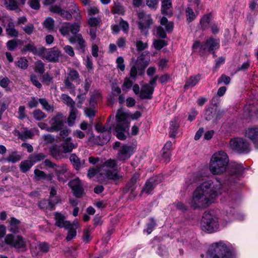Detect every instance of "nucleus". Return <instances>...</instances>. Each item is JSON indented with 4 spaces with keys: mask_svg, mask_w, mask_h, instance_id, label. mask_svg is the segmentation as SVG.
<instances>
[{
    "mask_svg": "<svg viewBox=\"0 0 258 258\" xmlns=\"http://www.w3.org/2000/svg\"><path fill=\"white\" fill-rule=\"evenodd\" d=\"M221 192L222 185L219 181L205 182L194 191L189 203L190 207L195 209L207 208Z\"/></svg>",
    "mask_w": 258,
    "mask_h": 258,
    "instance_id": "1",
    "label": "nucleus"
},
{
    "mask_svg": "<svg viewBox=\"0 0 258 258\" xmlns=\"http://www.w3.org/2000/svg\"><path fill=\"white\" fill-rule=\"evenodd\" d=\"M96 174L98 181L101 183L107 180H117L122 177L117 169L116 162H102L96 168L89 169L87 176L91 178Z\"/></svg>",
    "mask_w": 258,
    "mask_h": 258,
    "instance_id": "2",
    "label": "nucleus"
},
{
    "mask_svg": "<svg viewBox=\"0 0 258 258\" xmlns=\"http://www.w3.org/2000/svg\"><path fill=\"white\" fill-rule=\"evenodd\" d=\"M234 255L232 247L223 242L212 245L207 252V258H234Z\"/></svg>",
    "mask_w": 258,
    "mask_h": 258,
    "instance_id": "3",
    "label": "nucleus"
},
{
    "mask_svg": "<svg viewBox=\"0 0 258 258\" xmlns=\"http://www.w3.org/2000/svg\"><path fill=\"white\" fill-rule=\"evenodd\" d=\"M201 226L203 230L208 233H213L218 230V218L214 211H206L203 214Z\"/></svg>",
    "mask_w": 258,
    "mask_h": 258,
    "instance_id": "4",
    "label": "nucleus"
},
{
    "mask_svg": "<svg viewBox=\"0 0 258 258\" xmlns=\"http://www.w3.org/2000/svg\"><path fill=\"white\" fill-rule=\"evenodd\" d=\"M117 121L115 130L116 133L117 138L120 140L126 139L125 133H127L129 130L130 121L127 119L126 114L122 109H119L116 115Z\"/></svg>",
    "mask_w": 258,
    "mask_h": 258,
    "instance_id": "5",
    "label": "nucleus"
},
{
    "mask_svg": "<svg viewBox=\"0 0 258 258\" xmlns=\"http://www.w3.org/2000/svg\"><path fill=\"white\" fill-rule=\"evenodd\" d=\"M219 47V41L212 37L207 39L202 44L200 42L197 41L192 46L194 51H197V49L199 48V52L201 55H204L210 52H213L214 54L215 50ZM214 55H215V54Z\"/></svg>",
    "mask_w": 258,
    "mask_h": 258,
    "instance_id": "6",
    "label": "nucleus"
},
{
    "mask_svg": "<svg viewBox=\"0 0 258 258\" xmlns=\"http://www.w3.org/2000/svg\"><path fill=\"white\" fill-rule=\"evenodd\" d=\"M230 148L238 153L246 154L250 152V147L248 142L245 139L236 138L231 139L229 142Z\"/></svg>",
    "mask_w": 258,
    "mask_h": 258,
    "instance_id": "7",
    "label": "nucleus"
},
{
    "mask_svg": "<svg viewBox=\"0 0 258 258\" xmlns=\"http://www.w3.org/2000/svg\"><path fill=\"white\" fill-rule=\"evenodd\" d=\"M81 81L79 73L75 70L70 69L66 78L64 80L65 87L69 91L71 94L74 93L75 90V86L72 83L76 82L79 84Z\"/></svg>",
    "mask_w": 258,
    "mask_h": 258,
    "instance_id": "8",
    "label": "nucleus"
},
{
    "mask_svg": "<svg viewBox=\"0 0 258 258\" xmlns=\"http://www.w3.org/2000/svg\"><path fill=\"white\" fill-rule=\"evenodd\" d=\"M145 56L143 53H142L135 61H134L133 59H132V61L131 63V77L136 78L138 71L144 70L149 64V59H145Z\"/></svg>",
    "mask_w": 258,
    "mask_h": 258,
    "instance_id": "9",
    "label": "nucleus"
},
{
    "mask_svg": "<svg viewBox=\"0 0 258 258\" xmlns=\"http://www.w3.org/2000/svg\"><path fill=\"white\" fill-rule=\"evenodd\" d=\"M5 242L17 249L25 250L26 248V241L20 236H14L12 234H8L5 238Z\"/></svg>",
    "mask_w": 258,
    "mask_h": 258,
    "instance_id": "10",
    "label": "nucleus"
},
{
    "mask_svg": "<svg viewBox=\"0 0 258 258\" xmlns=\"http://www.w3.org/2000/svg\"><path fill=\"white\" fill-rule=\"evenodd\" d=\"M158 77L156 76L152 79L148 84L142 86L140 97L142 99H151L152 98V94L154 91V88L156 84Z\"/></svg>",
    "mask_w": 258,
    "mask_h": 258,
    "instance_id": "11",
    "label": "nucleus"
},
{
    "mask_svg": "<svg viewBox=\"0 0 258 258\" xmlns=\"http://www.w3.org/2000/svg\"><path fill=\"white\" fill-rule=\"evenodd\" d=\"M139 21L138 25L142 33L146 34L150 26L153 24V20L150 15H147L144 12L138 13Z\"/></svg>",
    "mask_w": 258,
    "mask_h": 258,
    "instance_id": "12",
    "label": "nucleus"
},
{
    "mask_svg": "<svg viewBox=\"0 0 258 258\" xmlns=\"http://www.w3.org/2000/svg\"><path fill=\"white\" fill-rule=\"evenodd\" d=\"M36 130L35 128L29 130L27 127H22L19 130L16 128L12 132L15 136L18 137V139L22 141H25L27 139H31L34 136V131Z\"/></svg>",
    "mask_w": 258,
    "mask_h": 258,
    "instance_id": "13",
    "label": "nucleus"
},
{
    "mask_svg": "<svg viewBox=\"0 0 258 258\" xmlns=\"http://www.w3.org/2000/svg\"><path fill=\"white\" fill-rule=\"evenodd\" d=\"M65 119L62 114L58 113L56 115L49 118V123L52 132H57L63 126Z\"/></svg>",
    "mask_w": 258,
    "mask_h": 258,
    "instance_id": "14",
    "label": "nucleus"
},
{
    "mask_svg": "<svg viewBox=\"0 0 258 258\" xmlns=\"http://www.w3.org/2000/svg\"><path fill=\"white\" fill-rule=\"evenodd\" d=\"M162 181L161 177L158 176L149 178L146 182L144 187L142 190V194L149 195L154 189V187Z\"/></svg>",
    "mask_w": 258,
    "mask_h": 258,
    "instance_id": "15",
    "label": "nucleus"
},
{
    "mask_svg": "<svg viewBox=\"0 0 258 258\" xmlns=\"http://www.w3.org/2000/svg\"><path fill=\"white\" fill-rule=\"evenodd\" d=\"M42 51V54L45 58L49 61H56L60 54V51L56 48L53 47L49 50H47L44 48H41Z\"/></svg>",
    "mask_w": 258,
    "mask_h": 258,
    "instance_id": "16",
    "label": "nucleus"
},
{
    "mask_svg": "<svg viewBox=\"0 0 258 258\" xmlns=\"http://www.w3.org/2000/svg\"><path fill=\"white\" fill-rule=\"evenodd\" d=\"M69 185L72 189L75 197L77 198H81L83 196L84 194L83 189L78 178L70 181Z\"/></svg>",
    "mask_w": 258,
    "mask_h": 258,
    "instance_id": "17",
    "label": "nucleus"
},
{
    "mask_svg": "<svg viewBox=\"0 0 258 258\" xmlns=\"http://www.w3.org/2000/svg\"><path fill=\"white\" fill-rule=\"evenodd\" d=\"M223 113V111L210 108L206 111L205 117L207 120L214 122L219 119Z\"/></svg>",
    "mask_w": 258,
    "mask_h": 258,
    "instance_id": "18",
    "label": "nucleus"
},
{
    "mask_svg": "<svg viewBox=\"0 0 258 258\" xmlns=\"http://www.w3.org/2000/svg\"><path fill=\"white\" fill-rule=\"evenodd\" d=\"M60 201V198L56 197L55 199L42 200L38 203L39 208L43 210L53 209L54 205L58 203Z\"/></svg>",
    "mask_w": 258,
    "mask_h": 258,
    "instance_id": "19",
    "label": "nucleus"
},
{
    "mask_svg": "<svg viewBox=\"0 0 258 258\" xmlns=\"http://www.w3.org/2000/svg\"><path fill=\"white\" fill-rule=\"evenodd\" d=\"M134 148L131 146L123 145L119 149L118 153V158L121 160L129 159L133 154Z\"/></svg>",
    "mask_w": 258,
    "mask_h": 258,
    "instance_id": "20",
    "label": "nucleus"
},
{
    "mask_svg": "<svg viewBox=\"0 0 258 258\" xmlns=\"http://www.w3.org/2000/svg\"><path fill=\"white\" fill-rule=\"evenodd\" d=\"M245 136L252 142L255 148L258 149V127L248 128L246 130Z\"/></svg>",
    "mask_w": 258,
    "mask_h": 258,
    "instance_id": "21",
    "label": "nucleus"
},
{
    "mask_svg": "<svg viewBox=\"0 0 258 258\" xmlns=\"http://www.w3.org/2000/svg\"><path fill=\"white\" fill-rule=\"evenodd\" d=\"M55 225L59 228H69L71 226V222L66 220V217L60 213H54Z\"/></svg>",
    "mask_w": 258,
    "mask_h": 258,
    "instance_id": "22",
    "label": "nucleus"
},
{
    "mask_svg": "<svg viewBox=\"0 0 258 258\" xmlns=\"http://www.w3.org/2000/svg\"><path fill=\"white\" fill-rule=\"evenodd\" d=\"M228 162H211L210 169L214 174H221L226 170Z\"/></svg>",
    "mask_w": 258,
    "mask_h": 258,
    "instance_id": "23",
    "label": "nucleus"
},
{
    "mask_svg": "<svg viewBox=\"0 0 258 258\" xmlns=\"http://www.w3.org/2000/svg\"><path fill=\"white\" fill-rule=\"evenodd\" d=\"M69 40L71 44H74L76 42L78 43V49L82 52L85 51L86 43L81 34H77L74 36L70 37Z\"/></svg>",
    "mask_w": 258,
    "mask_h": 258,
    "instance_id": "24",
    "label": "nucleus"
},
{
    "mask_svg": "<svg viewBox=\"0 0 258 258\" xmlns=\"http://www.w3.org/2000/svg\"><path fill=\"white\" fill-rule=\"evenodd\" d=\"M72 140L71 137L67 138L63 140L61 146L64 153L71 152L77 147V145L74 144Z\"/></svg>",
    "mask_w": 258,
    "mask_h": 258,
    "instance_id": "25",
    "label": "nucleus"
},
{
    "mask_svg": "<svg viewBox=\"0 0 258 258\" xmlns=\"http://www.w3.org/2000/svg\"><path fill=\"white\" fill-rule=\"evenodd\" d=\"M161 11L162 14L167 16H171L172 2L171 0H163L162 1Z\"/></svg>",
    "mask_w": 258,
    "mask_h": 258,
    "instance_id": "26",
    "label": "nucleus"
},
{
    "mask_svg": "<svg viewBox=\"0 0 258 258\" xmlns=\"http://www.w3.org/2000/svg\"><path fill=\"white\" fill-rule=\"evenodd\" d=\"M228 160L227 154L223 151H220L214 153L210 161H227Z\"/></svg>",
    "mask_w": 258,
    "mask_h": 258,
    "instance_id": "27",
    "label": "nucleus"
},
{
    "mask_svg": "<svg viewBox=\"0 0 258 258\" xmlns=\"http://www.w3.org/2000/svg\"><path fill=\"white\" fill-rule=\"evenodd\" d=\"M6 31L7 34L11 37L16 38L18 36V31L15 29V24L12 21H10L8 23Z\"/></svg>",
    "mask_w": 258,
    "mask_h": 258,
    "instance_id": "28",
    "label": "nucleus"
},
{
    "mask_svg": "<svg viewBox=\"0 0 258 258\" xmlns=\"http://www.w3.org/2000/svg\"><path fill=\"white\" fill-rule=\"evenodd\" d=\"M52 156L56 160H60L63 158V151H61L57 146H53L50 149Z\"/></svg>",
    "mask_w": 258,
    "mask_h": 258,
    "instance_id": "29",
    "label": "nucleus"
},
{
    "mask_svg": "<svg viewBox=\"0 0 258 258\" xmlns=\"http://www.w3.org/2000/svg\"><path fill=\"white\" fill-rule=\"evenodd\" d=\"M179 124L176 119L170 121L169 127V136L171 138H175L178 129Z\"/></svg>",
    "mask_w": 258,
    "mask_h": 258,
    "instance_id": "30",
    "label": "nucleus"
},
{
    "mask_svg": "<svg viewBox=\"0 0 258 258\" xmlns=\"http://www.w3.org/2000/svg\"><path fill=\"white\" fill-rule=\"evenodd\" d=\"M201 79V76L198 75L196 76H191L186 82L184 88L187 89L190 87H194L197 84Z\"/></svg>",
    "mask_w": 258,
    "mask_h": 258,
    "instance_id": "31",
    "label": "nucleus"
},
{
    "mask_svg": "<svg viewBox=\"0 0 258 258\" xmlns=\"http://www.w3.org/2000/svg\"><path fill=\"white\" fill-rule=\"evenodd\" d=\"M20 222L15 218H11L10 220L9 230L14 233L18 232Z\"/></svg>",
    "mask_w": 258,
    "mask_h": 258,
    "instance_id": "32",
    "label": "nucleus"
},
{
    "mask_svg": "<svg viewBox=\"0 0 258 258\" xmlns=\"http://www.w3.org/2000/svg\"><path fill=\"white\" fill-rule=\"evenodd\" d=\"M185 15L186 18V21L188 23H190L192 21H194L197 16L198 15V14H196V13H195L193 11V10L189 7H188L186 8L185 10Z\"/></svg>",
    "mask_w": 258,
    "mask_h": 258,
    "instance_id": "33",
    "label": "nucleus"
},
{
    "mask_svg": "<svg viewBox=\"0 0 258 258\" xmlns=\"http://www.w3.org/2000/svg\"><path fill=\"white\" fill-rule=\"evenodd\" d=\"M111 118V116H110L108 118L107 122L106 123V125L104 126H102V125L99 123H97L95 125V130L98 132L100 133L101 134H102L106 130H112V125L109 123V122Z\"/></svg>",
    "mask_w": 258,
    "mask_h": 258,
    "instance_id": "34",
    "label": "nucleus"
},
{
    "mask_svg": "<svg viewBox=\"0 0 258 258\" xmlns=\"http://www.w3.org/2000/svg\"><path fill=\"white\" fill-rule=\"evenodd\" d=\"M5 7L10 10L18 9V4L15 0H3Z\"/></svg>",
    "mask_w": 258,
    "mask_h": 258,
    "instance_id": "35",
    "label": "nucleus"
},
{
    "mask_svg": "<svg viewBox=\"0 0 258 258\" xmlns=\"http://www.w3.org/2000/svg\"><path fill=\"white\" fill-rule=\"evenodd\" d=\"M60 98L64 103L71 108L75 107V101L67 94H62Z\"/></svg>",
    "mask_w": 258,
    "mask_h": 258,
    "instance_id": "36",
    "label": "nucleus"
},
{
    "mask_svg": "<svg viewBox=\"0 0 258 258\" xmlns=\"http://www.w3.org/2000/svg\"><path fill=\"white\" fill-rule=\"evenodd\" d=\"M160 24L164 26L167 32H171L173 28V23L172 22H169L167 19L163 17L160 20Z\"/></svg>",
    "mask_w": 258,
    "mask_h": 258,
    "instance_id": "37",
    "label": "nucleus"
},
{
    "mask_svg": "<svg viewBox=\"0 0 258 258\" xmlns=\"http://www.w3.org/2000/svg\"><path fill=\"white\" fill-rule=\"evenodd\" d=\"M27 51H31L34 54L38 53V50L33 43H28L23 47L22 50V52L25 53Z\"/></svg>",
    "mask_w": 258,
    "mask_h": 258,
    "instance_id": "38",
    "label": "nucleus"
},
{
    "mask_svg": "<svg viewBox=\"0 0 258 258\" xmlns=\"http://www.w3.org/2000/svg\"><path fill=\"white\" fill-rule=\"evenodd\" d=\"M44 27L48 30H53L54 26V21L51 17H47L43 23Z\"/></svg>",
    "mask_w": 258,
    "mask_h": 258,
    "instance_id": "39",
    "label": "nucleus"
},
{
    "mask_svg": "<svg viewBox=\"0 0 258 258\" xmlns=\"http://www.w3.org/2000/svg\"><path fill=\"white\" fill-rule=\"evenodd\" d=\"M34 71L36 73L43 74L45 72L44 64L41 60L36 61L34 64Z\"/></svg>",
    "mask_w": 258,
    "mask_h": 258,
    "instance_id": "40",
    "label": "nucleus"
},
{
    "mask_svg": "<svg viewBox=\"0 0 258 258\" xmlns=\"http://www.w3.org/2000/svg\"><path fill=\"white\" fill-rule=\"evenodd\" d=\"M70 23H63L59 28V31L61 35L64 36H69L70 31Z\"/></svg>",
    "mask_w": 258,
    "mask_h": 258,
    "instance_id": "41",
    "label": "nucleus"
},
{
    "mask_svg": "<svg viewBox=\"0 0 258 258\" xmlns=\"http://www.w3.org/2000/svg\"><path fill=\"white\" fill-rule=\"evenodd\" d=\"M22 159V155L17 151H13L9 154L8 161H18Z\"/></svg>",
    "mask_w": 258,
    "mask_h": 258,
    "instance_id": "42",
    "label": "nucleus"
},
{
    "mask_svg": "<svg viewBox=\"0 0 258 258\" xmlns=\"http://www.w3.org/2000/svg\"><path fill=\"white\" fill-rule=\"evenodd\" d=\"M15 63L18 68L22 70H25L28 67V61L25 57H21Z\"/></svg>",
    "mask_w": 258,
    "mask_h": 258,
    "instance_id": "43",
    "label": "nucleus"
},
{
    "mask_svg": "<svg viewBox=\"0 0 258 258\" xmlns=\"http://www.w3.org/2000/svg\"><path fill=\"white\" fill-rule=\"evenodd\" d=\"M34 118L36 120H41L46 117V115L40 109H36L33 112Z\"/></svg>",
    "mask_w": 258,
    "mask_h": 258,
    "instance_id": "44",
    "label": "nucleus"
},
{
    "mask_svg": "<svg viewBox=\"0 0 258 258\" xmlns=\"http://www.w3.org/2000/svg\"><path fill=\"white\" fill-rule=\"evenodd\" d=\"M210 19V17L208 15H205L202 18L200 21V24L202 29L205 30L208 27Z\"/></svg>",
    "mask_w": 258,
    "mask_h": 258,
    "instance_id": "45",
    "label": "nucleus"
},
{
    "mask_svg": "<svg viewBox=\"0 0 258 258\" xmlns=\"http://www.w3.org/2000/svg\"><path fill=\"white\" fill-rule=\"evenodd\" d=\"M39 101L45 110L49 112L53 111V106L48 104V102L46 99L40 98L39 99Z\"/></svg>",
    "mask_w": 258,
    "mask_h": 258,
    "instance_id": "46",
    "label": "nucleus"
},
{
    "mask_svg": "<svg viewBox=\"0 0 258 258\" xmlns=\"http://www.w3.org/2000/svg\"><path fill=\"white\" fill-rule=\"evenodd\" d=\"M111 130H106L99 136V138L103 139V143H107L111 138Z\"/></svg>",
    "mask_w": 258,
    "mask_h": 258,
    "instance_id": "47",
    "label": "nucleus"
},
{
    "mask_svg": "<svg viewBox=\"0 0 258 258\" xmlns=\"http://www.w3.org/2000/svg\"><path fill=\"white\" fill-rule=\"evenodd\" d=\"M140 175L138 173H135L132 177L131 178L130 181L128 183V186L129 188H132L133 190L134 186L136 183L138 179L139 178Z\"/></svg>",
    "mask_w": 258,
    "mask_h": 258,
    "instance_id": "48",
    "label": "nucleus"
},
{
    "mask_svg": "<svg viewBox=\"0 0 258 258\" xmlns=\"http://www.w3.org/2000/svg\"><path fill=\"white\" fill-rule=\"evenodd\" d=\"M156 226V223L153 218H150V222L147 224V228L144 230L148 234H150L153 231L154 227Z\"/></svg>",
    "mask_w": 258,
    "mask_h": 258,
    "instance_id": "49",
    "label": "nucleus"
},
{
    "mask_svg": "<svg viewBox=\"0 0 258 258\" xmlns=\"http://www.w3.org/2000/svg\"><path fill=\"white\" fill-rule=\"evenodd\" d=\"M6 45L9 50L13 51L15 50L18 46L17 41L14 39L9 40L7 42Z\"/></svg>",
    "mask_w": 258,
    "mask_h": 258,
    "instance_id": "50",
    "label": "nucleus"
},
{
    "mask_svg": "<svg viewBox=\"0 0 258 258\" xmlns=\"http://www.w3.org/2000/svg\"><path fill=\"white\" fill-rule=\"evenodd\" d=\"M32 161H48V160L45 159V155L43 153H37L34 154L32 156Z\"/></svg>",
    "mask_w": 258,
    "mask_h": 258,
    "instance_id": "51",
    "label": "nucleus"
},
{
    "mask_svg": "<svg viewBox=\"0 0 258 258\" xmlns=\"http://www.w3.org/2000/svg\"><path fill=\"white\" fill-rule=\"evenodd\" d=\"M231 81V79L229 77L225 75V74L222 75L218 80V84L220 85L222 83L225 85H228Z\"/></svg>",
    "mask_w": 258,
    "mask_h": 258,
    "instance_id": "52",
    "label": "nucleus"
},
{
    "mask_svg": "<svg viewBox=\"0 0 258 258\" xmlns=\"http://www.w3.org/2000/svg\"><path fill=\"white\" fill-rule=\"evenodd\" d=\"M243 168L240 165L233 168V170L231 171V174L235 175L236 178H238L241 174Z\"/></svg>",
    "mask_w": 258,
    "mask_h": 258,
    "instance_id": "53",
    "label": "nucleus"
},
{
    "mask_svg": "<svg viewBox=\"0 0 258 258\" xmlns=\"http://www.w3.org/2000/svg\"><path fill=\"white\" fill-rule=\"evenodd\" d=\"M116 62L117 64V68L121 71H124L125 70V65L124 64V59L122 56L118 57L116 58Z\"/></svg>",
    "mask_w": 258,
    "mask_h": 258,
    "instance_id": "54",
    "label": "nucleus"
},
{
    "mask_svg": "<svg viewBox=\"0 0 258 258\" xmlns=\"http://www.w3.org/2000/svg\"><path fill=\"white\" fill-rule=\"evenodd\" d=\"M172 142L171 141H167L165 144L163 150V155L164 156H168L170 154L169 151L172 148Z\"/></svg>",
    "mask_w": 258,
    "mask_h": 258,
    "instance_id": "55",
    "label": "nucleus"
},
{
    "mask_svg": "<svg viewBox=\"0 0 258 258\" xmlns=\"http://www.w3.org/2000/svg\"><path fill=\"white\" fill-rule=\"evenodd\" d=\"M137 49L138 51H142L148 47V43L143 42L141 40H137L136 43Z\"/></svg>",
    "mask_w": 258,
    "mask_h": 258,
    "instance_id": "56",
    "label": "nucleus"
},
{
    "mask_svg": "<svg viewBox=\"0 0 258 258\" xmlns=\"http://www.w3.org/2000/svg\"><path fill=\"white\" fill-rule=\"evenodd\" d=\"M112 12L114 14L122 15L124 13V9L123 7L119 4H115L113 8Z\"/></svg>",
    "mask_w": 258,
    "mask_h": 258,
    "instance_id": "57",
    "label": "nucleus"
},
{
    "mask_svg": "<svg viewBox=\"0 0 258 258\" xmlns=\"http://www.w3.org/2000/svg\"><path fill=\"white\" fill-rule=\"evenodd\" d=\"M33 164L32 162H21L20 167L21 171L23 172H27L32 166Z\"/></svg>",
    "mask_w": 258,
    "mask_h": 258,
    "instance_id": "58",
    "label": "nucleus"
},
{
    "mask_svg": "<svg viewBox=\"0 0 258 258\" xmlns=\"http://www.w3.org/2000/svg\"><path fill=\"white\" fill-rule=\"evenodd\" d=\"M100 18L94 17L90 18L88 21V24L90 27L92 28L97 26L100 23Z\"/></svg>",
    "mask_w": 258,
    "mask_h": 258,
    "instance_id": "59",
    "label": "nucleus"
},
{
    "mask_svg": "<svg viewBox=\"0 0 258 258\" xmlns=\"http://www.w3.org/2000/svg\"><path fill=\"white\" fill-rule=\"evenodd\" d=\"M30 81L32 84L38 88H40L42 86L41 83L39 82L37 77L34 75H30Z\"/></svg>",
    "mask_w": 258,
    "mask_h": 258,
    "instance_id": "60",
    "label": "nucleus"
},
{
    "mask_svg": "<svg viewBox=\"0 0 258 258\" xmlns=\"http://www.w3.org/2000/svg\"><path fill=\"white\" fill-rule=\"evenodd\" d=\"M154 45L156 49L160 50L166 45V43L163 40H156L154 42Z\"/></svg>",
    "mask_w": 258,
    "mask_h": 258,
    "instance_id": "61",
    "label": "nucleus"
},
{
    "mask_svg": "<svg viewBox=\"0 0 258 258\" xmlns=\"http://www.w3.org/2000/svg\"><path fill=\"white\" fill-rule=\"evenodd\" d=\"M52 75L49 74L48 73L44 74L42 76V82L47 85H49V84L52 82Z\"/></svg>",
    "mask_w": 258,
    "mask_h": 258,
    "instance_id": "62",
    "label": "nucleus"
},
{
    "mask_svg": "<svg viewBox=\"0 0 258 258\" xmlns=\"http://www.w3.org/2000/svg\"><path fill=\"white\" fill-rule=\"evenodd\" d=\"M70 31L73 34H77L80 31V25L78 23H70Z\"/></svg>",
    "mask_w": 258,
    "mask_h": 258,
    "instance_id": "63",
    "label": "nucleus"
},
{
    "mask_svg": "<svg viewBox=\"0 0 258 258\" xmlns=\"http://www.w3.org/2000/svg\"><path fill=\"white\" fill-rule=\"evenodd\" d=\"M69 231L68 232L66 239L67 241H70L73 239L77 234L76 230L74 228H68Z\"/></svg>",
    "mask_w": 258,
    "mask_h": 258,
    "instance_id": "64",
    "label": "nucleus"
}]
</instances>
